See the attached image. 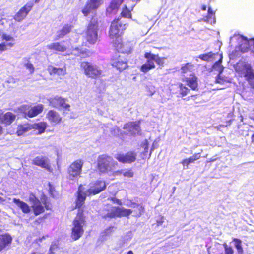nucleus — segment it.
Masks as SVG:
<instances>
[{
    "label": "nucleus",
    "instance_id": "obj_1",
    "mask_svg": "<svg viewBox=\"0 0 254 254\" xmlns=\"http://www.w3.org/2000/svg\"><path fill=\"white\" fill-rule=\"evenodd\" d=\"M29 200L31 203V206L20 199H13V202L24 214H29L32 210L34 215L37 216L43 214L45 210H51L52 209V205L45 195H42L41 202L35 194L31 193Z\"/></svg>",
    "mask_w": 254,
    "mask_h": 254
},
{
    "label": "nucleus",
    "instance_id": "obj_2",
    "mask_svg": "<svg viewBox=\"0 0 254 254\" xmlns=\"http://www.w3.org/2000/svg\"><path fill=\"white\" fill-rule=\"evenodd\" d=\"M117 165L118 163L111 156L101 154L97 157L95 170L99 175L105 174L112 172Z\"/></svg>",
    "mask_w": 254,
    "mask_h": 254
},
{
    "label": "nucleus",
    "instance_id": "obj_3",
    "mask_svg": "<svg viewBox=\"0 0 254 254\" xmlns=\"http://www.w3.org/2000/svg\"><path fill=\"white\" fill-rule=\"evenodd\" d=\"M72 224L70 237L73 240L76 241L83 235L84 226L86 224V216L81 210L76 213Z\"/></svg>",
    "mask_w": 254,
    "mask_h": 254
},
{
    "label": "nucleus",
    "instance_id": "obj_4",
    "mask_svg": "<svg viewBox=\"0 0 254 254\" xmlns=\"http://www.w3.org/2000/svg\"><path fill=\"white\" fill-rule=\"evenodd\" d=\"M99 21L97 16L91 17L85 32V38L89 43L93 44L98 39Z\"/></svg>",
    "mask_w": 254,
    "mask_h": 254
},
{
    "label": "nucleus",
    "instance_id": "obj_5",
    "mask_svg": "<svg viewBox=\"0 0 254 254\" xmlns=\"http://www.w3.org/2000/svg\"><path fill=\"white\" fill-rule=\"evenodd\" d=\"M80 67L84 74L92 79H97L102 77V70L96 65L91 62L83 61L80 63Z\"/></svg>",
    "mask_w": 254,
    "mask_h": 254
},
{
    "label": "nucleus",
    "instance_id": "obj_6",
    "mask_svg": "<svg viewBox=\"0 0 254 254\" xmlns=\"http://www.w3.org/2000/svg\"><path fill=\"white\" fill-rule=\"evenodd\" d=\"M128 26L127 23H123L120 19H114L111 23L109 29V36L113 39L121 38Z\"/></svg>",
    "mask_w": 254,
    "mask_h": 254
},
{
    "label": "nucleus",
    "instance_id": "obj_7",
    "mask_svg": "<svg viewBox=\"0 0 254 254\" xmlns=\"http://www.w3.org/2000/svg\"><path fill=\"white\" fill-rule=\"evenodd\" d=\"M84 162L77 159L72 162L67 169V178L69 181L78 180L81 177Z\"/></svg>",
    "mask_w": 254,
    "mask_h": 254
},
{
    "label": "nucleus",
    "instance_id": "obj_8",
    "mask_svg": "<svg viewBox=\"0 0 254 254\" xmlns=\"http://www.w3.org/2000/svg\"><path fill=\"white\" fill-rule=\"evenodd\" d=\"M19 110L24 115L25 118H33L41 114L44 110V105L38 104L32 107L29 105L21 106Z\"/></svg>",
    "mask_w": 254,
    "mask_h": 254
},
{
    "label": "nucleus",
    "instance_id": "obj_9",
    "mask_svg": "<svg viewBox=\"0 0 254 254\" xmlns=\"http://www.w3.org/2000/svg\"><path fill=\"white\" fill-rule=\"evenodd\" d=\"M49 105L53 108H61L65 111H70L71 106L66 103L67 99L62 96L56 95L49 98L48 99Z\"/></svg>",
    "mask_w": 254,
    "mask_h": 254
},
{
    "label": "nucleus",
    "instance_id": "obj_10",
    "mask_svg": "<svg viewBox=\"0 0 254 254\" xmlns=\"http://www.w3.org/2000/svg\"><path fill=\"white\" fill-rule=\"evenodd\" d=\"M132 212L133 211L131 209L114 206L112 207L111 211L103 216V218L106 219L107 218H114L116 217H128Z\"/></svg>",
    "mask_w": 254,
    "mask_h": 254
},
{
    "label": "nucleus",
    "instance_id": "obj_11",
    "mask_svg": "<svg viewBox=\"0 0 254 254\" xmlns=\"http://www.w3.org/2000/svg\"><path fill=\"white\" fill-rule=\"evenodd\" d=\"M113 44L118 52L129 54L132 51V45L130 42L125 41L122 38L113 40Z\"/></svg>",
    "mask_w": 254,
    "mask_h": 254
},
{
    "label": "nucleus",
    "instance_id": "obj_12",
    "mask_svg": "<svg viewBox=\"0 0 254 254\" xmlns=\"http://www.w3.org/2000/svg\"><path fill=\"white\" fill-rule=\"evenodd\" d=\"M83 186L82 184H80L78 186V190L76 192L77 195L75 205V208L78 209L77 213H78L80 210H81L82 212V214H84V211L83 209L82 208V207L85 203L86 196L87 195V193H86L85 192H83Z\"/></svg>",
    "mask_w": 254,
    "mask_h": 254
},
{
    "label": "nucleus",
    "instance_id": "obj_13",
    "mask_svg": "<svg viewBox=\"0 0 254 254\" xmlns=\"http://www.w3.org/2000/svg\"><path fill=\"white\" fill-rule=\"evenodd\" d=\"M102 3V0H88L82 9L81 12L84 16L87 17L92 11L97 10Z\"/></svg>",
    "mask_w": 254,
    "mask_h": 254
},
{
    "label": "nucleus",
    "instance_id": "obj_14",
    "mask_svg": "<svg viewBox=\"0 0 254 254\" xmlns=\"http://www.w3.org/2000/svg\"><path fill=\"white\" fill-rule=\"evenodd\" d=\"M115 158L120 163L131 164L136 161L137 153L134 151H129L125 154H118Z\"/></svg>",
    "mask_w": 254,
    "mask_h": 254
},
{
    "label": "nucleus",
    "instance_id": "obj_15",
    "mask_svg": "<svg viewBox=\"0 0 254 254\" xmlns=\"http://www.w3.org/2000/svg\"><path fill=\"white\" fill-rule=\"evenodd\" d=\"M140 121L128 122L124 124L123 129L127 130L132 136L141 134Z\"/></svg>",
    "mask_w": 254,
    "mask_h": 254
},
{
    "label": "nucleus",
    "instance_id": "obj_16",
    "mask_svg": "<svg viewBox=\"0 0 254 254\" xmlns=\"http://www.w3.org/2000/svg\"><path fill=\"white\" fill-rule=\"evenodd\" d=\"M106 184L105 181L97 180L92 184L90 188L87 190V195H96L105 190Z\"/></svg>",
    "mask_w": 254,
    "mask_h": 254
},
{
    "label": "nucleus",
    "instance_id": "obj_17",
    "mask_svg": "<svg viewBox=\"0 0 254 254\" xmlns=\"http://www.w3.org/2000/svg\"><path fill=\"white\" fill-rule=\"evenodd\" d=\"M34 3L32 2H28L15 14L14 19L17 22L22 21L31 11L33 7Z\"/></svg>",
    "mask_w": 254,
    "mask_h": 254
},
{
    "label": "nucleus",
    "instance_id": "obj_18",
    "mask_svg": "<svg viewBox=\"0 0 254 254\" xmlns=\"http://www.w3.org/2000/svg\"><path fill=\"white\" fill-rule=\"evenodd\" d=\"M111 65L119 71H123L128 67V60L122 56L112 59Z\"/></svg>",
    "mask_w": 254,
    "mask_h": 254
},
{
    "label": "nucleus",
    "instance_id": "obj_19",
    "mask_svg": "<svg viewBox=\"0 0 254 254\" xmlns=\"http://www.w3.org/2000/svg\"><path fill=\"white\" fill-rule=\"evenodd\" d=\"M32 164L44 168L49 172H52L53 169L49 163V160L45 156H37L32 160Z\"/></svg>",
    "mask_w": 254,
    "mask_h": 254
},
{
    "label": "nucleus",
    "instance_id": "obj_20",
    "mask_svg": "<svg viewBox=\"0 0 254 254\" xmlns=\"http://www.w3.org/2000/svg\"><path fill=\"white\" fill-rule=\"evenodd\" d=\"M182 81L186 83L191 90L195 91L198 89V78L194 73H190L189 77H184Z\"/></svg>",
    "mask_w": 254,
    "mask_h": 254
},
{
    "label": "nucleus",
    "instance_id": "obj_21",
    "mask_svg": "<svg viewBox=\"0 0 254 254\" xmlns=\"http://www.w3.org/2000/svg\"><path fill=\"white\" fill-rule=\"evenodd\" d=\"M223 246L225 250V254L220 253L221 248L218 245H215L214 247H209L207 248V252L208 254H233L234 250L233 248L228 245L226 243H224Z\"/></svg>",
    "mask_w": 254,
    "mask_h": 254
},
{
    "label": "nucleus",
    "instance_id": "obj_22",
    "mask_svg": "<svg viewBox=\"0 0 254 254\" xmlns=\"http://www.w3.org/2000/svg\"><path fill=\"white\" fill-rule=\"evenodd\" d=\"M46 118L53 125L60 124L62 122V117L55 110H50L46 114Z\"/></svg>",
    "mask_w": 254,
    "mask_h": 254
},
{
    "label": "nucleus",
    "instance_id": "obj_23",
    "mask_svg": "<svg viewBox=\"0 0 254 254\" xmlns=\"http://www.w3.org/2000/svg\"><path fill=\"white\" fill-rule=\"evenodd\" d=\"M12 236L7 233L0 234V252L9 246L12 242Z\"/></svg>",
    "mask_w": 254,
    "mask_h": 254
},
{
    "label": "nucleus",
    "instance_id": "obj_24",
    "mask_svg": "<svg viewBox=\"0 0 254 254\" xmlns=\"http://www.w3.org/2000/svg\"><path fill=\"white\" fill-rule=\"evenodd\" d=\"M16 118V115L11 112H7L3 115L1 114L0 123L6 126H9L15 120Z\"/></svg>",
    "mask_w": 254,
    "mask_h": 254
},
{
    "label": "nucleus",
    "instance_id": "obj_25",
    "mask_svg": "<svg viewBox=\"0 0 254 254\" xmlns=\"http://www.w3.org/2000/svg\"><path fill=\"white\" fill-rule=\"evenodd\" d=\"M73 28V26L71 24H64L61 29L57 31L56 39L59 40L63 38L70 33Z\"/></svg>",
    "mask_w": 254,
    "mask_h": 254
},
{
    "label": "nucleus",
    "instance_id": "obj_26",
    "mask_svg": "<svg viewBox=\"0 0 254 254\" xmlns=\"http://www.w3.org/2000/svg\"><path fill=\"white\" fill-rule=\"evenodd\" d=\"M48 49L57 52H64L67 50V47L60 42L52 43L47 46Z\"/></svg>",
    "mask_w": 254,
    "mask_h": 254
},
{
    "label": "nucleus",
    "instance_id": "obj_27",
    "mask_svg": "<svg viewBox=\"0 0 254 254\" xmlns=\"http://www.w3.org/2000/svg\"><path fill=\"white\" fill-rule=\"evenodd\" d=\"M33 128V125L28 123L19 124L17 127L16 133L18 136H20L32 130Z\"/></svg>",
    "mask_w": 254,
    "mask_h": 254
},
{
    "label": "nucleus",
    "instance_id": "obj_28",
    "mask_svg": "<svg viewBox=\"0 0 254 254\" xmlns=\"http://www.w3.org/2000/svg\"><path fill=\"white\" fill-rule=\"evenodd\" d=\"M177 85L179 89L178 91L175 92V94H177V97L183 98L190 94L191 89L188 88L185 85L179 82L177 84Z\"/></svg>",
    "mask_w": 254,
    "mask_h": 254
},
{
    "label": "nucleus",
    "instance_id": "obj_29",
    "mask_svg": "<svg viewBox=\"0 0 254 254\" xmlns=\"http://www.w3.org/2000/svg\"><path fill=\"white\" fill-rule=\"evenodd\" d=\"M201 158V153H195L193 156L183 159L181 161V164L183 165L184 169H187L188 168V166L190 163H194L195 161Z\"/></svg>",
    "mask_w": 254,
    "mask_h": 254
},
{
    "label": "nucleus",
    "instance_id": "obj_30",
    "mask_svg": "<svg viewBox=\"0 0 254 254\" xmlns=\"http://www.w3.org/2000/svg\"><path fill=\"white\" fill-rule=\"evenodd\" d=\"M147 60L145 64L141 66L140 70L145 73L155 68V65L151 58H146Z\"/></svg>",
    "mask_w": 254,
    "mask_h": 254
},
{
    "label": "nucleus",
    "instance_id": "obj_31",
    "mask_svg": "<svg viewBox=\"0 0 254 254\" xmlns=\"http://www.w3.org/2000/svg\"><path fill=\"white\" fill-rule=\"evenodd\" d=\"M48 71L50 75L64 76L66 74V68H57L53 66L48 67Z\"/></svg>",
    "mask_w": 254,
    "mask_h": 254
},
{
    "label": "nucleus",
    "instance_id": "obj_32",
    "mask_svg": "<svg viewBox=\"0 0 254 254\" xmlns=\"http://www.w3.org/2000/svg\"><path fill=\"white\" fill-rule=\"evenodd\" d=\"M194 66L190 63H186L183 64L181 68V73L183 77H186L189 73H192L194 70Z\"/></svg>",
    "mask_w": 254,
    "mask_h": 254
},
{
    "label": "nucleus",
    "instance_id": "obj_33",
    "mask_svg": "<svg viewBox=\"0 0 254 254\" xmlns=\"http://www.w3.org/2000/svg\"><path fill=\"white\" fill-rule=\"evenodd\" d=\"M145 58H151L154 63L155 62L157 64L160 66H163L164 64V58L160 57L158 55L152 54L150 52H146L144 54Z\"/></svg>",
    "mask_w": 254,
    "mask_h": 254
},
{
    "label": "nucleus",
    "instance_id": "obj_34",
    "mask_svg": "<svg viewBox=\"0 0 254 254\" xmlns=\"http://www.w3.org/2000/svg\"><path fill=\"white\" fill-rule=\"evenodd\" d=\"M215 15V12L210 7H209L208 8L207 14L203 17L202 20L211 24L215 23L216 22Z\"/></svg>",
    "mask_w": 254,
    "mask_h": 254
},
{
    "label": "nucleus",
    "instance_id": "obj_35",
    "mask_svg": "<svg viewBox=\"0 0 254 254\" xmlns=\"http://www.w3.org/2000/svg\"><path fill=\"white\" fill-rule=\"evenodd\" d=\"M120 7V4H119L116 1H112L109 6L106 9V12L109 14H116L117 13L119 8Z\"/></svg>",
    "mask_w": 254,
    "mask_h": 254
},
{
    "label": "nucleus",
    "instance_id": "obj_36",
    "mask_svg": "<svg viewBox=\"0 0 254 254\" xmlns=\"http://www.w3.org/2000/svg\"><path fill=\"white\" fill-rule=\"evenodd\" d=\"M32 125L33 126V129L37 130L38 131V134L44 133L47 127V124L45 122H40Z\"/></svg>",
    "mask_w": 254,
    "mask_h": 254
},
{
    "label": "nucleus",
    "instance_id": "obj_37",
    "mask_svg": "<svg viewBox=\"0 0 254 254\" xmlns=\"http://www.w3.org/2000/svg\"><path fill=\"white\" fill-rule=\"evenodd\" d=\"M132 207L135 209L133 211L136 217H140L144 212V207L141 204L133 203L132 204Z\"/></svg>",
    "mask_w": 254,
    "mask_h": 254
},
{
    "label": "nucleus",
    "instance_id": "obj_38",
    "mask_svg": "<svg viewBox=\"0 0 254 254\" xmlns=\"http://www.w3.org/2000/svg\"><path fill=\"white\" fill-rule=\"evenodd\" d=\"M245 73L244 77L247 80L251 79L254 77V73L253 71L252 68L250 65H245Z\"/></svg>",
    "mask_w": 254,
    "mask_h": 254
},
{
    "label": "nucleus",
    "instance_id": "obj_39",
    "mask_svg": "<svg viewBox=\"0 0 254 254\" xmlns=\"http://www.w3.org/2000/svg\"><path fill=\"white\" fill-rule=\"evenodd\" d=\"M232 241L234 242V246L236 248L238 254H243L244 250L242 246V241L238 238H233Z\"/></svg>",
    "mask_w": 254,
    "mask_h": 254
},
{
    "label": "nucleus",
    "instance_id": "obj_40",
    "mask_svg": "<svg viewBox=\"0 0 254 254\" xmlns=\"http://www.w3.org/2000/svg\"><path fill=\"white\" fill-rule=\"evenodd\" d=\"M142 146L144 148V151L142 153V158L145 159L146 158H149L151 156V153L150 152L149 154L148 153V149H149V145H148V142L147 140H145L142 144Z\"/></svg>",
    "mask_w": 254,
    "mask_h": 254
},
{
    "label": "nucleus",
    "instance_id": "obj_41",
    "mask_svg": "<svg viewBox=\"0 0 254 254\" xmlns=\"http://www.w3.org/2000/svg\"><path fill=\"white\" fill-rule=\"evenodd\" d=\"M121 16L124 18H132V15L131 13V11L127 8V6H125L123 8L122 11L121 13Z\"/></svg>",
    "mask_w": 254,
    "mask_h": 254
},
{
    "label": "nucleus",
    "instance_id": "obj_42",
    "mask_svg": "<svg viewBox=\"0 0 254 254\" xmlns=\"http://www.w3.org/2000/svg\"><path fill=\"white\" fill-rule=\"evenodd\" d=\"M214 54L212 52H210L206 54H201L199 56V58L205 61H210L213 58Z\"/></svg>",
    "mask_w": 254,
    "mask_h": 254
},
{
    "label": "nucleus",
    "instance_id": "obj_43",
    "mask_svg": "<svg viewBox=\"0 0 254 254\" xmlns=\"http://www.w3.org/2000/svg\"><path fill=\"white\" fill-rule=\"evenodd\" d=\"M14 43L12 42H8L7 44L5 43H0V52H3L8 49L7 47L11 48L13 47Z\"/></svg>",
    "mask_w": 254,
    "mask_h": 254
},
{
    "label": "nucleus",
    "instance_id": "obj_44",
    "mask_svg": "<svg viewBox=\"0 0 254 254\" xmlns=\"http://www.w3.org/2000/svg\"><path fill=\"white\" fill-rule=\"evenodd\" d=\"M134 173L131 169L124 170L123 176L125 177L132 178L133 177Z\"/></svg>",
    "mask_w": 254,
    "mask_h": 254
},
{
    "label": "nucleus",
    "instance_id": "obj_45",
    "mask_svg": "<svg viewBox=\"0 0 254 254\" xmlns=\"http://www.w3.org/2000/svg\"><path fill=\"white\" fill-rule=\"evenodd\" d=\"M47 215L48 214H45L43 216L38 217L34 221V223L38 225L44 223L47 217Z\"/></svg>",
    "mask_w": 254,
    "mask_h": 254
},
{
    "label": "nucleus",
    "instance_id": "obj_46",
    "mask_svg": "<svg viewBox=\"0 0 254 254\" xmlns=\"http://www.w3.org/2000/svg\"><path fill=\"white\" fill-rule=\"evenodd\" d=\"M1 39L3 41L5 40L6 41H10V42L14 41L13 37L6 34H3L2 35Z\"/></svg>",
    "mask_w": 254,
    "mask_h": 254
},
{
    "label": "nucleus",
    "instance_id": "obj_47",
    "mask_svg": "<svg viewBox=\"0 0 254 254\" xmlns=\"http://www.w3.org/2000/svg\"><path fill=\"white\" fill-rule=\"evenodd\" d=\"M26 68L28 69L31 73H33L34 72L35 68L33 65L31 63H27L25 64Z\"/></svg>",
    "mask_w": 254,
    "mask_h": 254
},
{
    "label": "nucleus",
    "instance_id": "obj_48",
    "mask_svg": "<svg viewBox=\"0 0 254 254\" xmlns=\"http://www.w3.org/2000/svg\"><path fill=\"white\" fill-rule=\"evenodd\" d=\"M164 222V217L163 216H160L159 218L156 220L157 226L162 225Z\"/></svg>",
    "mask_w": 254,
    "mask_h": 254
},
{
    "label": "nucleus",
    "instance_id": "obj_49",
    "mask_svg": "<svg viewBox=\"0 0 254 254\" xmlns=\"http://www.w3.org/2000/svg\"><path fill=\"white\" fill-rule=\"evenodd\" d=\"M109 199L111 200L113 203L118 204L119 205H121L122 204L121 200L117 199L115 197H112Z\"/></svg>",
    "mask_w": 254,
    "mask_h": 254
},
{
    "label": "nucleus",
    "instance_id": "obj_50",
    "mask_svg": "<svg viewBox=\"0 0 254 254\" xmlns=\"http://www.w3.org/2000/svg\"><path fill=\"white\" fill-rule=\"evenodd\" d=\"M113 228L114 226H109L108 228H107L104 231L105 235H109L113 231Z\"/></svg>",
    "mask_w": 254,
    "mask_h": 254
},
{
    "label": "nucleus",
    "instance_id": "obj_51",
    "mask_svg": "<svg viewBox=\"0 0 254 254\" xmlns=\"http://www.w3.org/2000/svg\"><path fill=\"white\" fill-rule=\"evenodd\" d=\"M225 80L219 75L216 79V82L219 84H223Z\"/></svg>",
    "mask_w": 254,
    "mask_h": 254
},
{
    "label": "nucleus",
    "instance_id": "obj_52",
    "mask_svg": "<svg viewBox=\"0 0 254 254\" xmlns=\"http://www.w3.org/2000/svg\"><path fill=\"white\" fill-rule=\"evenodd\" d=\"M247 81L251 87L254 89V77Z\"/></svg>",
    "mask_w": 254,
    "mask_h": 254
},
{
    "label": "nucleus",
    "instance_id": "obj_53",
    "mask_svg": "<svg viewBox=\"0 0 254 254\" xmlns=\"http://www.w3.org/2000/svg\"><path fill=\"white\" fill-rule=\"evenodd\" d=\"M123 172H124L123 170H118L117 171H116V173L117 175H121V174L123 175Z\"/></svg>",
    "mask_w": 254,
    "mask_h": 254
},
{
    "label": "nucleus",
    "instance_id": "obj_54",
    "mask_svg": "<svg viewBox=\"0 0 254 254\" xmlns=\"http://www.w3.org/2000/svg\"><path fill=\"white\" fill-rule=\"evenodd\" d=\"M206 8H207V7L206 5H203L201 6V9L202 10V11H205L206 10Z\"/></svg>",
    "mask_w": 254,
    "mask_h": 254
},
{
    "label": "nucleus",
    "instance_id": "obj_55",
    "mask_svg": "<svg viewBox=\"0 0 254 254\" xmlns=\"http://www.w3.org/2000/svg\"><path fill=\"white\" fill-rule=\"evenodd\" d=\"M251 142L254 145V133L251 136Z\"/></svg>",
    "mask_w": 254,
    "mask_h": 254
},
{
    "label": "nucleus",
    "instance_id": "obj_56",
    "mask_svg": "<svg viewBox=\"0 0 254 254\" xmlns=\"http://www.w3.org/2000/svg\"><path fill=\"white\" fill-rule=\"evenodd\" d=\"M196 96H197V95H192L188 97L187 100H189L190 99V98H194V97H196Z\"/></svg>",
    "mask_w": 254,
    "mask_h": 254
},
{
    "label": "nucleus",
    "instance_id": "obj_57",
    "mask_svg": "<svg viewBox=\"0 0 254 254\" xmlns=\"http://www.w3.org/2000/svg\"><path fill=\"white\" fill-rule=\"evenodd\" d=\"M133 254V251H131V250H129V251H128L127 253V254Z\"/></svg>",
    "mask_w": 254,
    "mask_h": 254
},
{
    "label": "nucleus",
    "instance_id": "obj_58",
    "mask_svg": "<svg viewBox=\"0 0 254 254\" xmlns=\"http://www.w3.org/2000/svg\"><path fill=\"white\" fill-rule=\"evenodd\" d=\"M30 254H41V253H37L35 252H32Z\"/></svg>",
    "mask_w": 254,
    "mask_h": 254
},
{
    "label": "nucleus",
    "instance_id": "obj_59",
    "mask_svg": "<svg viewBox=\"0 0 254 254\" xmlns=\"http://www.w3.org/2000/svg\"><path fill=\"white\" fill-rule=\"evenodd\" d=\"M248 47H247L246 49H245V50H242V51L243 52H246L248 51Z\"/></svg>",
    "mask_w": 254,
    "mask_h": 254
},
{
    "label": "nucleus",
    "instance_id": "obj_60",
    "mask_svg": "<svg viewBox=\"0 0 254 254\" xmlns=\"http://www.w3.org/2000/svg\"><path fill=\"white\" fill-rule=\"evenodd\" d=\"M40 0H35V3H38Z\"/></svg>",
    "mask_w": 254,
    "mask_h": 254
},
{
    "label": "nucleus",
    "instance_id": "obj_61",
    "mask_svg": "<svg viewBox=\"0 0 254 254\" xmlns=\"http://www.w3.org/2000/svg\"><path fill=\"white\" fill-rule=\"evenodd\" d=\"M0 200L2 201L3 200L2 198L0 196Z\"/></svg>",
    "mask_w": 254,
    "mask_h": 254
},
{
    "label": "nucleus",
    "instance_id": "obj_62",
    "mask_svg": "<svg viewBox=\"0 0 254 254\" xmlns=\"http://www.w3.org/2000/svg\"><path fill=\"white\" fill-rule=\"evenodd\" d=\"M0 200L2 201L3 200L2 198L0 196Z\"/></svg>",
    "mask_w": 254,
    "mask_h": 254
},
{
    "label": "nucleus",
    "instance_id": "obj_63",
    "mask_svg": "<svg viewBox=\"0 0 254 254\" xmlns=\"http://www.w3.org/2000/svg\"><path fill=\"white\" fill-rule=\"evenodd\" d=\"M106 205L107 206H109L110 205L109 204H107Z\"/></svg>",
    "mask_w": 254,
    "mask_h": 254
}]
</instances>
